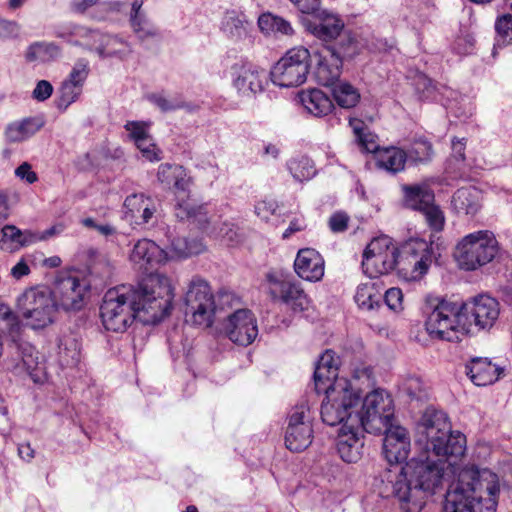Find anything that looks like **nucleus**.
Returning <instances> with one entry per match:
<instances>
[{
	"instance_id": "2",
	"label": "nucleus",
	"mask_w": 512,
	"mask_h": 512,
	"mask_svg": "<svg viewBox=\"0 0 512 512\" xmlns=\"http://www.w3.org/2000/svg\"><path fill=\"white\" fill-rule=\"evenodd\" d=\"M173 297L169 278L150 273L136 286L120 285L105 293L100 306L102 323L117 333L126 331L135 319L156 324L170 313Z\"/></svg>"
},
{
	"instance_id": "24",
	"label": "nucleus",
	"mask_w": 512,
	"mask_h": 512,
	"mask_svg": "<svg viewBox=\"0 0 512 512\" xmlns=\"http://www.w3.org/2000/svg\"><path fill=\"white\" fill-rule=\"evenodd\" d=\"M294 270L303 280L318 282L324 276L325 261L313 248L300 249L294 261Z\"/></svg>"
},
{
	"instance_id": "26",
	"label": "nucleus",
	"mask_w": 512,
	"mask_h": 512,
	"mask_svg": "<svg viewBox=\"0 0 512 512\" xmlns=\"http://www.w3.org/2000/svg\"><path fill=\"white\" fill-rule=\"evenodd\" d=\"M168 259V254L154 241L149 239L138 240L130 254V260L139 269L148 270Z\"/></svg>"
},
{
	"instance_id": "16",
	"label": "nucleus",
	"mask_w": 512,
	"mask_h": 512,
	"mask_svg": "<svg viewBox=\"0 0 512 512\" xmlns=\"http://www.w3.org/2000/svg\"><path fill=\"white\" fill-rule=\"evenodd\" d=\"M234 88L244 97H252L264 90L267 81L265 69L247 59H239L231 67Z\"/></svg>"
},
{
	"instance_id": "63",
	"label": "nucleus",
	"mask_w": 512,
	"mask_h": 512,
	"mask_svg": "<svg viewBox=\"0 0 512 512\" xmlns=\"http://www.w3.org/2000/svg\"><path fill=\"white\" fill-rule=\"evenodd\" d=\"M200 210L201 208H195L188 202H182L177 204L176 216L180 219L197 218Z\"/></svg>"
},
{
	"instance_id": "28",
	"label": "nucleus",
	"mask_w": 512,
	"mask_h": 512,
	"mask_svg": "<svg viewBox=\"0 0 512 512\" xmlns=\"http://www.w3.org/2000/svg\"><path fill=\"white\" fill-rule=\"evenodd\" d=\"M298 100L307 113L314 117L327 116L334 109V104L330 97L317 88L300 91L298 93Z\"/></svg>"
},
{
	"instance_id": "35",
	"label": "nucleus",
	"mask_w": 512,
	"mask_h": 512,
	"mask_svg": "<svg viewBox=\"0 0 512 512\" xmlns=\"http://www.w3.org/2000/svg\"><path fill=\"white\" fill-rule=\"evenodd\" d=\"M62 55V48L55 42L37 41L30 44L25 52L27 62L49 63Z\"/></svg>"
},
{
	"instance_id": "22",
	"label": "nucleus",
	"mask_w": 512,
	"mask_h": 512,
	"mask_svg": "<svg viewBox=\"0 0 512 512\" xmlns=\"http://www.w3.org/2000/svg\"><path fill=\"white\" fill-rule=\"evenodd\" d=\"M364 430L356 427L340 428L337 436V452L346 463L358 462L363 454Z\"/></svg>"
},
{
	"instance_id": "34",
	"label": "nucleus",
	"mask_w": 512,
	"mask_h": 512,
	"mask_svg": "<svg viewBox=\"0 0 512 512\" xmlns=\"http://www.w3.org/2000/svg\"><path fill=\"white\" fill-rule=\"evenodd\" d=\"M408 160L407 153L398 147H384L376 154V165L392 174L402 171Z\"/></svg>"
},
{
	"instance_id": "21",
	"label": "nucleus",
	"mask_w": 512,
	"mask_h": 512,
	"mask_svg": "<svg viewBox=\"0 0 512 512\" xmlns=\"http://www.w3.org/2000/svg\"><path fill=\"white\" fill-rule=\"evenodd\" d=\"M383 455L388 463L400 464L408 458L410 452V437L405 428L389 424L383 431Z\"/></svg>"
},
{
	"instance_id": "19",
	"label": "nucleus",
	"mask_w": 512,
	"mask_h": 512,
	"mask_svg": "<svg viewBox=\"0 0 512 512\" xmlns=\"http://www.w3.org/2000/svg\"><path fill=\"white\" fill-rule=\"evenodd\" d=\"M462 307L468 321V332L472 325L480 329L491 328L499 316V303L487 295L464 302Z\"/></svg>"
},
{
	"instance_id": "4",
	"label": "nucleus",
	"mask_w": 512,
	"mask_h": 512,
	"mask_svg": "<svg viewBox=\"0 0 512 512\" xmlns=\"http://www.w3.org/2000/svg\"><path fill=\"white\" fill-rule=\"evenodd\" d=\"M325 399L321 405V419L329 426L340 425V428L356 427L360 420L356 409L359 407L361 395L345 378L336 380L328 387H321Z\"/></svg>"
},
{
	"instance_id": "46",
	"label": "nucleus",
	"mask_w": 512,
	"mask_h": 512,
	"mask_svg": "<svg viewBox=\"0 0 512 512\" xmlns=\"http://www.w3.org/2000/svg\"><path fill=\"white\" fill-rule=\"evenodd\" d=\"M22 230L15 225H5L1 229L0 248L13 252L20 249Z\"/></svg>"
},
{
	"instance_id": "8",
	"label": "nucleus",
	"mask_w": 512,
	"mask_h": 512,
	"mask_svg": "<svg viewBox=\"0 0 512 512\" xmlns=\"http://www.w3.org/2000/svg\"><path fill=\"white\" fill-rule=\"evenodd\" d=\"M56 304L51 292L45 287L27 289L18 298V308L32 329H42L53 323Z\"/></svg>"
},
{
	"instance_id": "48",
	"label": "nucleus",
	"mask_w": 512,
	"mask_h": 512,
	"mask_svg": "<svg viewBox=\"0 0 512 512\" xmlns=\"http://www.w3.org/2000/svg\"><path fill=\"white\" fill-rule=\"evenodd\" d=\"M432 145L426 140L415 141L407 153L408 159L415 163L425 162L431 158Z\"/></svg>"
},
{
	"instance_id": "44",
	"label": "nucleus",
	"mask_w": 512,
	"mask_h": 512,
	"mask_svg": "<svg viewBox=\"0 0 512 512\" xmlns=\"http://www.w3.org/2000/svg\"><path fill=\"white\" fill-rule=\"evenodd\" d=\"M171 248L175 256L186 258L201 253L204 245L200 240L178 237L171 242Z\"/></svg>"
},
{
	"instance_id": "32",
	"label": "nucleus",
	"mask_w": 512,
	"mask_h": 512,
	"mask_svg": "<svg viewBox=\"0 0 512 512\" xmlns=\"http://www.w3.org/2000/svg\"><path fill=\"white\" fill-rule=\"evenodd\" d=\"M56 358L63 368L76 367L81 360L80 343L73 333H65L58 338Z\"/></svg>"
},
{
	"instance_id": "52",
	"label": "nucleus",
	"mask_w": 512,
	"mask_h": 512,
	"mask_svg": "<svg viewBox=\"0 0 512 512\" xmlns=\"http://www.w3.org/2000/svg\"><path fill=\"white\" fill-rule=\"evenodd\" d=\"M148 99L162 112H171L184 107V103L182 101L168 99L161 93H153L148 96Z\"/></svg>"
},
{
	"instance_id": "47",
	"label": "nucleus",
	"mask_w": 512,
	"mask_h": 512,
	"mask_svg": "<svg viewBox=\"0 0 512 512\" xmlns=\"http://www.w3.org/2000/svg\"><path fill=\"white\" fill-rule=\"evenodd\" d=\"M495 29L498 34L496 46L512 43V15H503L495 23Z\"/></svg>"
},
{
	"instance_id": "6",
	"label": "nucleus",
	"mask_w": 512,
	"mask_h": 512,
	"mask_svg": "<svg viewBox=\"0 0 512 512\" xmlns=\"http://www.w3.org/2000/svg\"><path fill=\"white\" fill-rule=\"evenodd\" d=\"M497 253L498 242L493 232L480 230L459 241L454 257L461 269L471 271L492 261Z\"/></svg>"
},
{
	"instance_id": "42",
	"label": "nucleus",
	"mask_w": 512,
	"mask_h": 512,
	"mask_svg": "<svg viewBox=\"0 0 512 512\" xmlns=\"http://www.w3.org/2000/svg\"><path fill=\"white\" fill-rule=\"evenodd\" d=\"M287 168L292 177L299 182L308 181L316 175L313 161L306 156L290 159Z\"/></svg>"
},
{
	"instance_id": "56",
	"label": "nucleus",
	"mask_w": 512,
	"mask_h": 512,
	"mask_svg": "<svg viewBox=\"0 0 512 512\" xmlns=\"http://www.w3.org/2000/svg\"><path fill=\"white\" fill-rule=\"evenodd\" d=\"M384 300L386 305L393 311L402 309L403 294L401 289L392 287L385 292Z\"/></svg>"
},
{
	"instance_id": "30",
	"label": "nucleus",
	"mask_w": 512,
	"mask_h": 512,
	"mask_svg": "<svg viewBox=\"0 0 512 512\" xmlns=\"http://www.w3.org/2000/svg\"><path fill=\"white\" fill-rule=\"evenodd\" d=\"M451 204L457 214L474 216L482 207V192L471 186L459 188L454 193Z\"/></svg>"
},
{
	"instance_id": "27",
	"label": "nucleus",
	"mask_w": 512,
	"mask_h": 512,
	"mask_svg": "<svg viewBox=\"0 0 512 512\" xmlns=\"http://www.w3.org/2000/svg\"><path fill=\"white\" fill-rule=\"evenodd\" d=\"M157 179L163 187L174 189L175 193H186L191 185V177L186 169L177 164L163 163L159 165Z\"/></svg>"
},
{
	"instance_id": "25",
	"label": "nucleus",
	"mask_w": 512,
	"mask_h": 512,
	"mask_svg": "<svg viewBox=\"0 0 512 512\" xmlns=\"http://www.w3.org/2000/svg\"><path fill=\"white\" fill-rule=\"evenodd\" d=\"M156 212V203L144 194H132L124 201V218L134 225H144L150 222Z\"/></svg>"
},
{
	"instance_id": "29",
	"label": "nucleus",
	"mask_w": 512,
	"mask_h": 512,
	"mask_svg": "<svg viewBox=\"0 0 512 512\" xmlns=\"http://www.w3.org/2000/svg\"><path fill=\"white\" fill-rule=\"evenodd\" d=\"M339 358L331 350L325 351L319 358L315 371L314 382L317 393H321V387H328L333 380H340L338 376Z\"/></svg>"
},
{
	"instance_id": "12",
	"label": "nucleus",
	"mask_w": 512,
	"mask_h": 512,
	"mask_svg": "<svg viewBox=\"0 0 512 512\" xmlns=\"http://www.w3.org/2000/svg\"><path fill=\"white\" fill-rule=\"evenodd\" d=\"M402 253L403 255L398 261V275L407 282L423 279L436 260L432 243L423 239L409 241L404 246Z\"/></svg>"
},
{
	"instance_id": "61",
	"label": "nucleus",
	"mask_w": 512,
	"mask_h": 512,
	"mask_svg": "<svg viewBox=\"0 0 512 512\" xmlns=\"http://www.w3.org/2000/svg\"><path fill=\"white\" fill-rule=\"evenodd\" d=\"M349 217L342 212L333 214L329 219V227L333 232L339 233L347 229Z\"/></svg>"
},
{
	"instance_id": "38",
	"label": "nucleus",
	"mask_w": 512,
	"mask_h": 512,
	"mask_svg": "<svg viewBox=\"0 0 512 512\" xmlns=\"http://www.w3.org/2000/svg\"><path fill=\"white\" fill-rule=\"evenodd\" d=\"M97 53L101 58L127 59L133 52L131 44L117 35L105 36L103 43L97 47Z\"/></svg>"
},
{
	"instance_id": "53",
	"label": "nucleus",
	"mask_w": 512,
	"mask_h": 512,
	"mask_svg": "<svg viewBox=\"0 0 512 512\" xmlns=\"http://www.w3.org/2000/svg\"><path fill=\"white\" fill-rule=\"evenodd\" d=\"M124 128L128 131L130 139L135 144L151 136L148 131L149 125L144 122L128 121Z\"/></svg>"
},
{
	"instance_id": "15",
	"label": "nucleus",
	"mask_w": 512,
	"mask_h": 512,
	"mask_svg": "<svg viewBox=\"0 0 512 512\" xmlns=\"http://www.w3.org/2000/svg\"><path fill=\"white\" fill-rule=\"evenodd\" d=\"M405 205L420 211L431 229L438 232L444 227V215L434 204V193L427 185L404 186Z\"/></svg>"
},
{
	"instance_id": "60",
	"label": "nucleus",
	"mask_w": 512,
	"mask_h": 512,
	"mask_svg": "<svg viewBox=\"0 0 512 512\" xmlns=\"http://www.w3.org/2000/svg\"><path fill=\"white\" fill-rule=\"evenodd\" d=\"M301 13L314 14L321 6V0H289Z\"/></svg>"
},
{
	"instance_id": "41",
	"label": "nucleus",
	"mask_w": 512,
	"mask_h": 512,
	"mask_svg": "<svg viewBox=\"0 0 512 512\" xmlns=\"http://www.w3.org/2000/svg\"><path fill=\"white\" fill-rule=\"evenodd\" d=\"M354 300L360 309L370 311L379 307L382 294L375 284L364 283L357 287Z\"/></svg>"
},
{
	"instance_id": "64",
	"label": "nucleus",
	"mask_w": 512,
	"mask_h": 512,
	"mask_svg": "<svg viewBox=\"0 0 512 512\" xmlns=\"http://www.w3.org/2000/svg\"><path fill=\"white\" fill-rule=\"evenodd\" d=\"M19 26L14 21L0 20V39H8L17 36Z\"/></svg>"
},
{
	"instance_id": "14",
	"label": "nucleus",
	"mask_w": 512,
	"mask_h": 512,
	"mask_svg": "<svg viewBox=\"0 0 512 512\" xmlns=\"http://www.w3.org/2000/svg\"><path fill=\"white\" fill-rule=\"evenodd\" d=\"M89 285L84 279L62 273L55 280L53 290L50 291L58 307L65 311H78L85 305Z\"/></svg>"
},
{
	"instance_id": "31",
	"label": "nucleus",
	"mask_w": 512,
	"mask_h": 512,
	"mask_svg": "<svg viewBox=\"0 0 512 512\" xmlns=\"http://www.w3.org/2000/svg\"><path fill=\"white\" fill-rule=\"evenodd\" d=\"M44 125L39 117H25L9 123L5 128V139L9 143L26 141L35 135Z\"/></svg>"
},
{
	"instance_id": "43",
	"label": "nucleus",
	"mask_w": 512,
	"mask_h": 512,
	"mask_svg": "<svg viewBox=\"0 0 512 512\" xmlns=\"http://www.w3.org/2000/svg\"><path fill=\"white\" fill-rule=\"evenodd\" d=\"M83 86L65 79L59 89L60 96L57 102V108L65 111L81 95Z\"/></svg>"
},
{
	"instance_id": "13",
	"label": "nucleus",
	"mask_w": 512,
	"mask_h": 512,
	"mask_svg": "<svg viewBox=\"0 0 512 512\" xmlns=\"http://www.w3.org/2000/svg\"><path fill=\"white\" fill-rule=\"evenodd\" d=\"M313 428L310 409L307 404L295 406L287 417L285 445L292 452H301L312 443Z\"/></svg>"
},
{
	"instance_id": "18",
	"label": "nucleus",
	"mask_w": 512,
	"mask_h": 512,
	"mask_svg": "<svg viewBox=\"0 0 512 512\" xmlns=\"http://www.w3.org/2000/svg\"><path fill=\"white\" fill-rule=\"evenodd\" d=\"M224 329L227 337L241 346L250 345L258 336L257 320L248 309H238L230 314Z\"/></svg>"
},
{
	"instance_id": "36",
	"label": "nucleus",
	"mask_w": 512,
	"mask_h": 512,
	"mask_svg": "<svg viewBox=\"0 0 512 512\" xmlns=\"http://www.w3.org/2000/svg\"><path fill=\"white\" fill-rule=\"evenodd\" d=\"M413 85L419 97L423 100L443 101L444 98L449 100L453 91L445 86L437 87L433 81L423 73H418L414 80Z\"/></svg>"
},
{
	"instance_id": "57",
	"label": "nucleus",
	"mask_w": 512,
	"mask_h": 512,
	"mask_svg": "<svg viewBox=\"0 0 512 512\" xmlns=\"http://www.w3.org/2000/svg\"><path fill=\"white\" fill-rule=\"evenodd\" d=\"M227 245H234L238 242L239 234L233 224L223 223L219 228L217 235Z\"/></svg>"
},
{
	"instance_id": "20",
	"label": "nucleus",
	"mask_w": 512,
	"mask_h": 512,
	"mask_svg": "<svg viewBox=\"0 0 512 512\" xmlns=\"http://www.w3.org/2000/svg\"><path fill=\"white\" fill-rule=\"evenodd\" d=\"M313 76L316 82L323 86H332L340 79L342 65L340 58L328 48H319L311 54Z\"/></svg>"
},
{
	"instance_id": "17",
	"label": "nucleus",
	"mask_w": 512,
	"mask_h": 512,
	"mask_svg": "<svg viewBox=\"0 0 512 512\" xmlns=\"http://www.w3.org/2000/svg\"><path fill=\"white\" fill-rule=\"evenodd\" d=\"M269 292L274 300L285 304L293 312H303L308 309L310 301L300 284L289 279H279L268 275Z\"/></svg>"
},
{
	"instance_id": "37",
	"label": "nucleus",
	"mask_w": 512,
	"mask_h": 512,
	"mask_svg": "<svg viewBox=\"0 0 512 512\" xmlns=\"http://www.w3.org/2000/svg\"><path fill=\"white\" fill-rule=\"evenodd\" d=\"M257 23L260 31L267 36H291L294 34L290 21L270 12L261 14Z\"/></svg>"
},
{
	"instance_id": "9",
	"label": "nucleus",
	"mask_w": 512,
	"mask_h": 512,
	"mask_svg": "<svg viewBox=\"0 0 512 512\" xmlns=\"http://www.w3.org/2000/svg\"><path fill=\"white\" fill-rule=\"evenodd\" d=\"M185 315L193 325L208 328L215 321L217 305L209 284L194 278L185 295Z\"/></svg>"
},
{
	"instance_id": "33",
	"label": "nucleus",
	"mask_w": 512,
	"mask_h": 512,
	"mask_svg": "<svg viewBox=\"0 0 512 512\" xmlns=\"http://www.w3.org/2000/svg\"><path fill=\"white\" fill-rule=\"evenodd\" d=\"M466 373L477 386H486L499 378L498 368L487 358H473L466 365Z\"/></svg>"
},
{
	"instance_id": "3",
	"label": "nucleus",
	"mask_w": 512,
	"mask_h": 512,
	"mask_svg": "<svg viewBox=\"0 0 512 512\" xmlns=\"http://www.w3.org/2000/svg\"><path fill=\"white\" fill-rule=\"evenodd\" d=\"M425 329L433 340L454 342L468 333V321L462 303L449 301L436 296H428L425 301Z\"/></svg>"
},
{
	"instance_id": "49",
	"label": "nucleus",
	"mask_w": 512,
	"mask_h": 512,
	"mask_svg": "<svg viewBox=\"0 0 512 512\" xmlns=\"http://www.w3.org/2000/svg\"><path fill=\"white\" fill-rule=\"evenodd\" d=\"M143 158L150 162H157L162 159V150L157 147L151 136L135 144Z\"/></svg>"
},
{
	"instance_id": "58",
	"label": "nucleus",
	"mask_w": 512,
	"mask_h": 512,
	"mask_svg": "<svg viewBox=\"0 0 512 512\" xmlns=\"http://www.w3.org/2000/svg\"><path fill=\"white\" fill-rule=\"evenodd\" d=\"M53 93V86L52 84L47 80H40L37 82L33 92L32 97L33 99L43 102L50 98V96Z\"/></svg>"
},
{
	"instance_id": "23",
	"label": "nucleus",
	"mask_w": 512,
	"mask_h": 512,
	"mask_svg": "<svg viewBox=\"0 0 512 512\" xmlns=\"http://www.w3.org/2000/svg\"><path fill=\"white\" fill-rule=\"evenodd\" d=\"M315 20L307 24L308 31L325 44L334 42L344 31V22L335 14L319 8Z\"/></svg>"
},
{
	"instance_id": "51",
	"label": "nucleus",
	"mask_w": 512,
	"mask_h": 512,
	"mask_svg": "<svg viewBox=\"0 0 512 512\" xmlns=\"http://www.w3.org/2000/svg\"><path fill=\"white\" fill-rule=\"evenodd\" d=\"M89 72V61L84 58H81L74 63L66 79L71 82L77 83L81 86H84V83L89 75Z\"/></svg>"
},
{
	"instance_id": "40",
	"label": "nucleus",
	"mask_w": 512,
	"mask_h": 512,
	"mask_svg": "<svg viewBox=\"0 0 512 512\" xmlns=\"http://www.w3.org/2000/svg\"><path fill=\"white\" fill-rule=\"evenodd\" d=\"M331 87L333 98L341 108L351 109L359 103L360 93L351 83L339 80Z\"/></svg>"
},
{
	"instance_id": "55",
	"label": "nucleus",
	"mask_w": 512,
	"mask_h": 512,
	"mask_svg": "<svg viewBox=\"0 0 512 512\" xmlns=\"http://www.w3.org/2000/svg\"><path fill=\"white\" fill-rule=\"evenodd\" d=\"M278 208L277 202L272 199H265L262 201H259L255 205V213L258 217H260L262 220H269L270 216H272Z\"/></svg>"
},
{
	"instance_id": "39",
	"label": "nucleus",
	"mask_w": 512,
	"mask_h": 512,
	"mask_svg": "<svg viewBox=\"0 0 512 512\" xmlns=\"http://www.w3.org/2000/svg\"><path fill=\"white\" fill-rule=\"evenodd\" d=\"M323 48L332 50L340 61L352 59L360 52V44L350 31H343L331 44H324Z\"/></svg>"
},
{
	"instance_id": "10",
	"label": "nucleus",
	"mask_w": 512,
	"mask_h": 512,
	"mask_svg": "<svg viewBox=\"0 0 512 512\" xmlns=\"http://www.w3.org/2000/svg\"><path fill=\"white\" fill-rule=\"evenodd\" d=\"M310 57L311 53L304 47L288 50L270 71L272 83L283 88L302 85L309 73Z\"/></svg>"
},
{
	"instance_id": "45",
	"label": "nucleus",
	"mask_w": 512,
	"mask_h": 512,
	"mask_svg": "<svg viewBox=\"0 0 512 512\" xmlns=\"http://www.w3.org/2000/svg\"><path fill=\"white\" fill-rule=\"evenodd\" d=\"M129 23L132 31L141 42L155 39L160 36L158 28L148 19L147 16L140 17V19H136Z\"/></svg>"
},
{
	"instance_id": "50",
	"label": "nucleus",
	"mask_w": 512,
	"mask_h": 512,
	"mask_svg": "<svg viewBox=\"0 0 512 512\" xmlns=\"http://www.w3.org/2000/svg\"><path fill=\"white\" fill-rule=\"evenodd\" d=\"M18 200L19 195L16 192L0 188V223L9 218L13 204Z\"/></svg>"
},
{
	"instance_id": "11",
	"label": "nucleus",
	"mask_w": 512,
	"mask_h": 512,
	"mask_svg": "<svg viewBox=\"0 0 512 512\" xmlns=\"http://www.w3.org/2000/svg\"><path fill=\"white\" fill-rule=\"evenodd\" d=\"M399 251L387 235L373 238L363 252L362 269L369 278H378L398 265Z\"/></svg>"
},
{
	"instance_id": "1",
	"label": "nucleus",
	"mask_w": 512,
	"mask_h": 512,
	"mask_svg": "<svg viewBox=\"0 0 512 512\" xmlns=\"http://www.w3.org/2000/svg\"><path fill=\"white\" fill-rule=\"evenodd\" d=\"M422 427L427 454L381 475L383 482L391 484L401 510L421 512L428 497L436 493L448 476L452 480L445 495L443 512H496L498 476L475 465H456V460L466 449L465 436L451 431L443 413L426 414Z\"/></svg>"
},
{
	"instance_id": "62",
	"label": "nucleus",
	"mask_w": 512,
	"mask_h": 512,
	"mask_svg": "<svg viewBox=\"0 0 512 512\" xmlns=\"http://www.w3.org/2000/svg\"><path fill=\"white\" fill-rule=\"evenodd\" d=\"M15 175L29 184H33L38 179L37 174L32 170L31 165L27 162L22 163L16 168Z\"/></svg>"
},
{
	"instance_id": "7",
	"label": "nucleus",
	"mask_w": 512,
	"mask_h": 512,
	"mask_svg": "<svg viewBox=\"0 0 512 512\" xmlns=\"http://www.w3.org/2000/svg\"><path fill=\"white\" fill-rule=\"evenodd\" d=\"M356 415L362 430L370 434H381L393 422V400L384 390L375 389L363 398L361 409H356Z\"/></svg>"
},
{
	"instance_id": "54",
	"label": "nucleus",
	"mask_w": 512,
	"mask_h": 512,
	"mask_svg": "<svg viewBox=\"0 0 512 512\" xmlns=\"http://www.w3.org/2000/svg\"><path fill=\"white\" fill-rule=\"evenodd\" d=\"M359 146L368 153H375L377 154L379 148L376 140L375 135L369 132L367 129H365L357 138H356Z\"/></svg>"
},
{
	"instance_id": "59",
	"label": "nucleus",
	"mask_w": 512,
	"mask_h": 512,
	"mask_svg": "<svg viewBox=\"0 0 512 512\" xmlns=\"http://www.w3.org/2000/svg\"><path fill=\"white\" fill-rule=\"evenodd\" d=\"M225 29L233 37H242L246 33L245 22L238 17H229L225 22Z\"/></svg>"
},
{
	"instance_id": "5",
	"label": "nucleus",
	"mask_w": 512,
	"mask_h": 512,
	"mask_svg": "<svg viewBox=\"0 0 512 512\" xmlns=\"http://www.w3.org/2000/svg\"><path fill=\"white\" fill-rule=\"evenodd\" d=\"M0 320L6 322L8 332L16 345V356L12 371L20 377L28 376L34 383L41 384L47 379L44 361L36 348L28 342L16 341L14 334L20 330L18 318L11 309L0 302Z\"/></svg>"
}]
</instances>
